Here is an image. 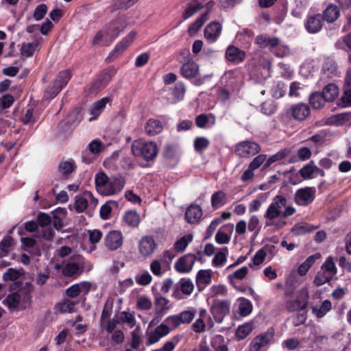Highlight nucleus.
Returning <instances> with one entry per match:
<instances>
[{
  "label": "nucleus",
  "instance_id": "nucleus-1",
  "mask_svg": "<svg viewBox=\"0 0 351 351\" xmlns=\"http://www.w3.org/2000/svg\"><path fill=\"white\" fill-rule=\"evenodd\" d=\"M295 208L288 204V199L283 195L275 196L265 210L263 217L265 227H272L278 230L286 226V218L295 213Z\"/></svg>",
  "mask_w": 351,
  "mask_h": 351
},
{
  "label": "nucleus",
  "instance_id": "nucleus-2",
  "mask_svg": "<svg viewBox=\"0 0 351 351\" xmlns=\"http://www.w3.org/2000/svg\"><path fill=\"white\" fill-rule=\"evenodd\" d=\"M95 182L97 192L104 196L119 193L125 185V180L122 176H118L110 178L102 171L96 173Z\"/></svg>",
  "mask_w": 351,
  "mask_h": 351
},
{
  "label": "nucleus",
  "instance_id": "nucleus-3",
  "mask_svg": "<svg viewBox=\"0 0 351 351\" xmlns=\"http://www.w3.org/2000/svg\"><path fill=\"white\" fill-rule=\"evenodd\" d=\"M134 156L141 157L146 161L154 160L158 154V147L153 141H145L137 139L132 142L131 145Z\"/></svg>",
  "mask_w": 351,
  "mask_h": 351
},
{
  "label": "nucleus",
  "instance_id": "nucleus-4",
  "mask_svg": "<svg viewBox=\"0 0 351 351\" xmlns=\"http://www.w3.org/2000/svg\"><path fill=\"white\" fill-rule=\"evenodd\" d=\"M125 27L123 21H114L105 32H99L93 40V45H106L114 40Z\"/></svg>",
  "mask_w": 351,
  "mask_h": 351
},
{
  "label": "nucleus",
  "instance_id": "nucleus-5",
  "mask_svg": "<svg viewBox=\"0 0 351 351\" xmlns=\"http://www.w3.org/2000/svg\"><path fill=\"white\" fill-rule=\"evenodd\" d=\"M337 274V268L333 258L329 256L321 267L320 271L315 278V283L317 286L322 285L330 281Z\"/></svg>",
  "mask_w": 351,
  "mask_h": 351
},
{
  "label": "nucleus",
  "instance_id": "nucleus-6",
  "mask_svg": "<svg viewBox=\"0 0 351 351\" xmlns=\"http://www.w3.org/2000/svg\"><path fill=\"white\" fill-rule=\"evenodd\" d=\"M308 299V289L303 287L295 293L294 299H290L287 302L286 308L289 312L302 311L306 307Z\"/></svg>",
  "mask_w": 351,
  "mask_h": 351
},
{
  "label": "nucleus",
  "instance_id": "nucleus-7",
  "mask_svg": "<svg viewBox=\"0 0 351 351\" xmlns=\"http://www.w3.org/2000/svg\"><path fill=\"white\" fill-rule=\"evenodd\" d=\"M71 77V72L69 70L60 72L54 82L53 86L45 91L44 97L47 99L54 98L62 88L67 84Z\"/></svg>",
  "mask_w": 351,
  "mask_h": 351
},
{
  "label": "nucleus",
  "instance_id": "nucleus-8",
  "mask_svg": "<svg viewBox=\"0 0 351 351\" xmlns=\"http://www.w3.org/2000/svg\"><path fill=\"white\" fill-rule=\"evenodd\" d=\"M84 260L80 255L72 256L65 265L64 272L70 276H78L83 270Z\"/></svg>",
  "mask_w": 351,
  "mask_h": 351
},
{
  "label": "nucleus",
  "instance_id": "nucleus-9",
  "mask_svg": "<svg viewBox=\"0 0 351 351\" xmlns=\"http://www.w3.org/2000/svg\"><path fill=\"white\" fill-rule=\"evenodd\" d=\"M287 113L298 121L306 120L311 114L309 106L304 103H298L292 105L288 110Z\"/></svg>",
  "mask_w": 351,
  "mask_h": 351
},
{
  "label": "nucleus",
  "instance_id": "nucleus-10",
  "mask_svg": "<svg viewBox=\"0 0 351 351\" xmlns=\"http://www.w3.org/2000/svg\"><path fill=\"white\" fill-rule=\"evenodd\" d=\"M171 332V328L165 324H161L155 329L149 330L147 329L146 336L147 344L152 345L158 342L162 337L167 336Z\"/></svg>",
  "mask_w": 351,
  "mask_h": 351
},
{
  "label": "nucleus",
  "instance_id": "nucleus-11",
  "mask_svg": "<svg viewBox=\"0 0 351 351\" xmlns=\"http://www.w3.org/2000/svg\"><path fill=\"white\" fill-rule=\"evenodd\" d=\"M260 151V145L252 141H243L236 147L237 153L241 157H249L258 154Z\"/></svg>",
  "mask_w": 351,
  "mask_h": 351
},
{
  "label": "nucleus",
  "instance_id": "nucleus-12",
  "mask_svg": "<svg viewBox=\"0 0 351 351\" xmlns=\"http://www.w3.org/2000/svg\"><path fill=\"white\" fill-rule=\"evenodd\" d=\"M273 336V330H268L263 334L256 336L250 343V351H261L271 341Z\"/></svg>",
  "mask_w": 351,
  "mask_h": 351
},
{
  "label": "nucleus",
  "instance_id": "nucleus-13",
  "mask_svg": "<svg viewBox=\"0 0 351 351\" xmlns=\"http://www.w3.org/2000/svg\"><path fill=\"white\" fill-rule=\"evenodd\" d=\"M230 303L227 300H217L211 307V313L217 322H221L230 312Z\"/></svg>",
  "mask_w": 351,
  "mask_h": 351
},
{
  "label": "nucleus",
  "instance_id": "nucleus-14",
  "mask_svg": "<svg viewBox=\"0 0 351 351\" xmlns=\"http://www.w3.org/2000/svg\"><path fill=\"white\" fill-rule=\"evenodd\" d=\"M316 189L313 187H305L298 190L295 194V202L304 206L312 202L315 198Z\"/></svg>",
  "mask_w": 351,
  "mask_h": 351
},
{
  "label": "nucleus",
  "instance_id": "nucleus-15",
  "mask_svg": "<svg viewBox=\"0 0 351 351\" xmlns=\"http://www.w3.org/2000/svg\"><path fill=\"white\" fill-rule=\"evenodd\" d=\"M195 259V255L187 254L176 261L175 269L179 273H189L192 270Z\"/></svg>",
  "mask_w": 351,
  "mask_h": 351
},
{
  "label": "nucleus",
  "instance_id": "nucleus-16",
  "mask_svg": "<svg viewBox=\"0 0 351 351\" xmlns=\"http://www.w3.org/2000/svg\"><path fill=\"white\" fill-rule=\"evenodd\" d=\"M105 246L111 250L119 248L123 244V235L119 230H112L108 233L104 239Z\"/></svg>",
  "mask_w": 351,
  "mask_h": 351
},
{
  "label": "nucleus",
  "instance_id": "nucleus-17",
  "mask_svg": "<svg viewBox=\"0 0 351 351\" xmlns=\"http://www.w3.org/2000/svg\"><path fill=\"white\" fill-rule=\"evenodd\" d=\"M170 301L161 294H154V311L158 317H162L171 308Z\"/></svg>",
  "mask_w": 351,
  "mask_h": 351
},
{
  "label": "nucleus",
  "instance_id": "nucleus-18",
  "mask_svg": "<svg viewBox=\"0 0 351 351\" xmlns=\"http://www.w3.org/2000/svg\"><path fill=\"white\" fill-rule=\"evenodd\" d=\"M156 243L153 237L146 236L143 237L138 243V251L144 257L150 256L156 250Z\"/></svg>",
  "mask_w": 351,
  "mask_h": 351
},
{
  "label": "nucleus",
  "instance_id": "nucleus-19",
  "mask_svg": "<svg viewBox=\"0 0 351 351\" xmlns=\"http://www.w3.org/2000/svg\"><path fill=\"white\" fill-rule=\"evenodd\" d=\"M304 27L310 34H315L319 32L322 28L321 14L308 15L304 21Z\"/></svg>",
  "mask_w": 351,
  "mask_h": 351
},
{
  "label": "nucleus",
  "instance_id": "nucleus-20",
  "mask_svg": "<svg viewBox=\"0 0 351 351\" xmlns=\"http://www.w3.org/2000/svg\"><path fill=\"white\" fill-rule=\"evenodd\" d=\"M90 287L91 284L90 282L83 281L69 287L66 293L70 298H75L80 295H86L90 291Z\"/></svg>",
  "mask_w": 351,
  "mask_h": 351
},
{
  "label": "nucleus",
  "instance_id": "nucleus-21",
  "mask_svg": "<svg viewBox=\"0 0 351 351\" xmlns=\"http://www.w3.org/2000/svg\"><path fill=\"white\" fill-rule=\"evenodd\" d=\"M198 317L192 324V330L197 332L201 333L204 332L206 328V322L210 319V315L208 314L207 311L205 308H199L197 311Z\"/></svg>",
  "mask_w": 351,
  "mask_h": 351
},
{
  "label": "nucleus",
  "instance_id": "nucleus-22",
  "mask_svg": "<svg viewBox=\"0 0 351 351\" xmlns=\"http://www.w3.org/2000/svg\"><path fill=\"white\" fill-rule=\"evenodd\" d=\"M222 27L217 22H212L208 24L204 29V34L205 38L209 43L215 42L221 33Z\"/></svg>",
  "mask_w": 351,
  "mask_h": 351
},
{
  "label": "nucleus",
  "instance_id": "nucleus-23",
  "mask_svg": "<svg viewBox=\"0 0 351 351\" xmlns=\"http://www.w3.org/2000/svg\"><path fill=\"white\" fill-rule=\"evenodd\" d=\"M226 58L228 62L236 64H239L244 60L245 52L238 47L230 45L226 49Z\"/></svg>",
  "mask_w": 351,
  "mask_h": 351
},
{
  "label": "nucleus",
  "instance_id": "nucleus-24",
  "mask_svg": "<svg viewBox=\"0 0 351 351\" xmlns=\"http://www.w3.org/2000/svg\"><path fill=\"white\" fill-rule=\"evenodd\" d=\"M256 43L261 48L268 47L273 53L278 46L280 40L276 37H269L267 35H260L256 38Z\"/></svg>",
  "mask_w": 351,
  "mask_h": 351
},
{
  "label": "nucleus",
  "instance_id": "nucleus-25",
  "mask_svg": "<svg viewBox=\"0 0 351 351\" xmlns=\"http://www.w3.org/2000/svg\"><path fill=\"white\" fill-rule=\"evenodd\" d=\"M136 36V32H130L121 42H119L114 50L112 51V55L118 56L121 54L134 40Z\"/></svg>",
  "mask_w": 351,
  "mask_h": 351
},
{
  "label": "nucleus",
  "instance_id": "nucleus-26",
  "mask_svg": "<svg viewBox=\"0 0 351 351\" xmlns=\"http://www.w3.org/2000/svg\"><path fill=\"white\" fill-rule=\"evenodd\" d=\"M199 71V65L193 60L188 61L182 64L180 69L181 75L186 79L196 77Z\"/></svg>",
  "mask_w": 351,
  "mask_h": 351
},
{
  "label": "nucleus",
  "instance_id": "nucleus-27",
  "mask_svg": "<svg viewBox=\"0 0 351 351\" xmlns=\"http://www.w3.org/2000/svg\"><path fill=\"white\" fill-rule=\"evenodd\" d=\"M213 271L210 269H201L196 276V285L199 290L204 289L212 280Z\"/></svg>",
  "mask_w": 351,
  "mask_h": 351
},
{
  "label": "nucleus",
  "instance_id": "nucleus-28",
  "mask_svg": "<svg viewBox=\"0 0 351 351\" xmlns=\"http://www.w3.org/2000/svg\"><path fill=\"white\" fill-rule=\"evenodd\" d=\"M202 216V210L197 204H191L188 207L185 213V219L189 223H195L199 221Z\"/></svg>",
  "mask_w": 351,
  "mask_h": 351
},
{
  "label": "nucleus",
  "instance_id": "nucleus-29",
  "mask_svg": "<svg viewBox=\"0 0 351 351\" xmlns=\"http://www.w3.org/2000/svg\"><path fill=\"white\" fill-rule=\"evenodd\" d=\"M110 102L108 97H104L101 99L95 102L90 108V113L91 117L89 118V121H92L96 119L99 114L104 111L107 104Z\"/></svg>",
  "mask_w": 351,
  "mask_h": 351
},
{
  "label": "nucleus",
  "instance_id": "nucleus-30",
  "mask_svg": "<svg viewBox=\"0 0 351 351\" xmlns=\"http://www.w3.org/2000/svg\"><path fill=\"white\" fill-rule=\"evenodd\" d=\"M210 203L214 210L219 209L226 204L227 195L223 191H217L211 195Z\"/></svg>",
  "mask_w": 351,
  "mask_h": 351
},
{
  "label": "nucleus",
  "instance_id": "nucleus-31",
  "mask_svg": "<svg viewBox=\"0 0 351 351\" xmlns=\"http://www.w3.org/2000/svg\"><path fill=\"white\" fill-rule=\"evenodd\" d=\"M196 125L199 128H210L215 124V117L213 114H201L195 119Z\"/></svg>",
  "mask_w": 351,
  "mask_h": 351
},
{
  "label": "nucleus",
  "instance_id": "nucleus-32",
  "mask_svg": "<svg viewBox=\"0 0 351 351\" xmlns=\"http://www.w3.org/2000/svg\"><path fill=\"white\" fill-rule=\"evenodd\" d=\"M208 19V12H205L198 17L195 22L191 23L188 29V33L190 36H194L201 29L204 24Z\"/></svg>",
  "mask_w": 351,
  "mask_h": 351
},
{
  "label": "nucleus",
  "instance_id": "nucleus-33",
  "mask_svg": "<svg viewBox=\"0 0 351 351\" xmlns=\"http://www.w3.org/2000/svg\"><path fill=\"white\" fill-rule=\"evenodd\" d=\"M312 155L311 149L306 147H302L297 149L296 153L291 156L289 159L290 162L295 163L299 161H305L308 160Z\"/></svg>",
  "mask_w": 351,
  "mask_h": 351
},
{
  "label": "nucleus",
  "instance_id": "nucleus-34",
  "mask_svg": "<svg viewBox=\"0 0 351 351\" xmlns=\"http://www.w3.org/2000/svg\"><path fill=\"white\" fill-rule=\"evenodd\" d=\"M339 10L338 7L333 4H329L323 12V17L328 23H333L339 16Z\"/></svg>",
  "mask_w": 351,
  "mask_h": 351
},
{
  "label": "nucleus",
  "instance_id": "nucleus-35",
  "mask_svg": "<svg viewBox=\"0 0 351 351\" xmlns=\"http://www.w3.org/2000/svg\"><path fill=\"white\" fill-rule=\"evenodd\" d=\"M163 126L162 123L156 119H151L146 123L145 130L147 134L154 136L162 132Z\"/></svg>",
  "mask_w": 351,
  "mask_h": 351
},
{
  "label": "nucleus",
  "instance_id": "nucleus-36",
  "mask_svg": "<svg viewBox=\"0 0 351 351\" xmlns=\"http://www.w3.org/2000/svg\"><path fill=\"white\" fill-rule=\"evenodd\" d=\"M89 199L93 201L95 205L97 204V201L95 199L90 193L86 194L85 196L76 197L75 208L78 213L83 212L87 208Z\"/></svg>",
  "mask_w": 351,
  "mask_h": 351
},
{
  "label": "nucleus",
  "instance_id": "nucleus-37",
  "mask_svg": "<svg viewBox=\"0 0 351 351\" xmlns=\"http://www.w3.org/2000/svg\"><path fill=\"white\" fill-rule=\"evenodd\" d=\"M204 8V5L196 1H192L187 4L183 12V19L186 20L196 14L198 11Z\"/></svg>",
  "mask_w": 351,
  "mask_h": 351
},
{
  "label": "nucleus",
  "instance_id": "nucleus-38",
  "mask_svg": "<svg viewBox=\"0 0 351 351\" xmlns=\"http://www.w3.org/2000/svg\"><path fill=\"white\" fill-rule=\"evenodd\" d=\"M350 119L351 115L350 114L341 113L328 117L326 123L329 125H341L349 121Z\"/></svg>",
  "mask_w": 351,
  "mask_h": 351
},
{
  "label": "nucleus",
  "instance_id": "nucleus-39",
  "mask_svg": "<svg viewBox=\"0 0 351 351\" xmlns=\"http://www.w3.org/2000/svg\"><path fill=\"white\" fill-rule=\"evenodd\" d=\"M332 308V304L328 300H325L321 305L313 306L312 312L317 318H322Z\"/></svg>",
  "mask_w": 351,
  "mask_h": 351
},
{
  "label": "nucleus",
  "instance_id": "nucleus-40",
  "mask_svg": "<svg viewBox=\"0 0 351 351\" xmlns=\"http://www.w3.org/2000/svg\"><path fill=\"white\" fill-rule=\"evenodd\" d=\"M320 254L318 253L308 256L304 262L300 265L298 269V274L302 276L306 275L311 267L315 263L317 259L320 258Z\"/></svg>",
  "mask_w": 351,
  "mask_h": 351
},
{
  "label": "nucleus",
  "instance_id": "nucleus-41",
  "mask_svg": "<svg viewBox=\"0 0 351 351\" xmlns=\"http://www.w3.org/2000/svg\"><path fill=\"white\" fill-rule=\"evenodd\" d=\"M123 221L130 227H136L141 222L140 215L134 210H128L123 216Z\"/></svg>",
  "mask_w": 351,
  "mask_h": 351
},
{
  "label": "nucleus",
  "instance_id": "nucleus-42",
  "mask_svg": "<svg viewBox=\"0 0 351 351\" xmlns=\"http://www.w3.org/2000/svg\"><path fill=\"white\" fill-rule=\"evenodd\" d=\"M322 94L326 101H332L339 95V88L335 84H329L324 88Z\"/></svg>",
  "mask_w": 351,
  "mask_h": 351
},
{
  "label": "nucleus",
  "instance_id": "nucleus-43",
  "mask_svg": "<svg viewBox=\"0 0 351 351\" xmlns=\"http://www.w3.org/2000/svg\"><path fill=\"white\" fill-rule=\"evenodd\" d=\"M324 74L328 77L337 76L339 74L336 63L331 59H326L322 69Z\"/></svg>",
  "mask_w": 351,
  "mask_h": 351
},
{
  "label": "nucleus",
  "instance_id": "nucleus-44",
  "mask_svg": "<svg viewBox=\"0 0 351 351\" xmlns=\"http://www.w3.org/2000/svg\"><path fill=\"white\" fill-rule=\"evenodd\" d=\"M37 40L32 43H23L21 47V53L22 57L28 58L32 56L38 47Z\"/></svg>",
  "mask_w": 351,
  "mask_h": 351
},
{
  "label": "nucleus",
  "instance_id": "nucleus-45",
  "mask_svg": "<svg viewBox=\"0 0 351 351\" xmlns=\"http://www.w3.org/2000/svg\"><path fill=\"white\" fill-rule=\"evenodd\" d=\"M192 240L193 236L191 234L184 235L174 243L173 248L178 253L183 252Z\"/></svg>",
  "mask_w": 351,
  "mask_h": 351
},
{
  "label": "nucleus",
  "instance_id": "nucleus-46",
  "mask_svg": "<svg viewBox=\"0 0 351 351\" xmlns=\"http://www.w3.org/2000/svg\"><path fill=\"white\" fill-rule=\"evenodd\" d=\"M253 328L254 324L252 322H246L238 327L236 331V337L239 339H243L251 333Z\"/></svg>",
  "mask_w": 351,
  "mask_h": 351
},
{
  "label": "nucleus",
  "instance_id": "nucleus-47",
  "mask_svg": "<svg viewBox=\"0 0 351 351\" xmlns=\"http://www.w3.org/2000/svg\"><path fill=\"white\" fill-rule=\"evenodd\" d=\"M289 153L290 150L289 149H283L280 150L276 154L271 156L268 159H267V161L263 165V169L268 168L274 162L281 160L282 159L285 158L289 154Z\"/></svg>",
  "mask_w": 351,
  "mask_h": 351
},
{
  "label": "nucleus",
  "instance_id": "nucleus-48",
  "mask_svg": "<svg viewBox=\"0 0 351 351\" xmlns=\"http://www.w3.org/2000/svg\"><path fill=\"white\" fill-rule=\"evenodd\" d=\"M267 199V195L266 193L258 194L256 197L249 204L250 213L257 212Z\"/></svg>",
  "mask_w": 351,
  "mask_h": 351
},
{
  "label": "nucleus",
  "instance_id": "nucleus-49",
  "mask_svg": "<svg viewBox=\"0 0 351 351\" xmlns=\"http://www.w3.org/2000/svg\"><path fill=\"white\" fill-rule=\"evenodd\" d=\"M343 106L351 105V76L348 75L346 78L343 95L341 97Z\"/></svg>",
  "mask_w": 351,
  "mask_h": 351
},
{
  "label": "nucleus",
  "instance_id": "nucleus-50",
  "mask_svg": "<svg viewBox=\"0 0 351 351\" xmlns=\"http://www.w3.org/2000/svg\"><path fill=\"white\" fill-rule=\"evenodd\" d=\"M326 100L324 97L323 94L318 92L313 93L309 97V104L315 109H319L322 108Z\"/></svg>",
  "mask_w": 351,
  "mask_h": 351
},
{
  "label": "nucleus",
  "instance_id": "nucleus-51",
  "mask_svg": "<svg viewBox=\"0 0 351 351\" xmlns=\"http://www.w3.org/2000/svg\"><path fill=\"white\" fill-rule=\"evenodd\" d=\"M136 308L142 311H148L152 307V301L149 296L138 295L136 300Z\"/></svg>",
  "mask_w": 351,
  "mask_h": 351
},
{
  "label": "nucleus",
  "instance_id": "nucleus-52",
  "mask_svg": "<svg viewBox=\"0 0 351 351\" xmlns=\"http://www.w3.org/2000/svg\"><path fill=\"white\" fill-rule=\"evenodd\" d=\"M21 241L25 247V250L30 254L34 253L36 255L40 254V250L36 246V241L33 238L24 237L21 239Z\"/></svg>",
  "mask_w": 351,
  "mask_h": 351
},
{
  "label": "nucleus",
  "instance_id": "nucleus-53",
  "mask_svg": "<svg viewBox=\"0 0 351 351\" xmlns=\"http://www.w3.org/2000/svg\"><path fill=\"white\" fill-rule=\"evenodd\" d=\"M252 302L245 298H240L239 300V313L243 316H247L250 315L252 311Z\"/></svg>",
  "mask_w": 351,
  "mask_h": 351
},
{
  "label": "nucleus",
  "instance_id": "nucleus-54",
  "mask_svg": "<svg viewBox=\"0 0 351 351\" xmlns=\"http://www.w3.org/2000/svg\"><path fill=\"white\" fill-rule=\"evenodd\" d=\"M178 288L180 289L182 293L186 295H190L194 290V285L191 280L182 278L178 282Z\"/></svg>",
  "mask_w": 351,
  "mask_h": 351
},
{
  "label": "nucleus",
  "instance_id": "nucleus-55",
  "mask_svg": "<svg viewBox=\"0 0 351 351\" xmlns=\"http://www.w3.org/2000/svg\"><path fill=\"white\" fill-rule=\"evenodd\" d=\"M228 248L223 247L215 255L212 261V265L215 267H222L227 260Z\"/></svg>",
  "mask_w": 351,
  "mask_h": 351
},
{
  "label": "nucleus",
  "instance_id": "nucleus-56",
  "mask_svg": "<svg viewBox=\"0 0 351 351\" xmlns=\"http://www.w3.org/2000/svg\"><path fill=\"white\" fill-rule=\"evenodd\" d=\"M197 311L194 308H191L188 310L183 311L178 313L182 324H190L195 318V315L197 313Z\"/></svg>",
  "mask_w": 351,
  "mask_h": 351
},
{
  "label": "nucleus",
  "instance_id": "nucleus-57",
  "mask_svg": "<svg viewBox=\"0 0 351 351\" xmlns=\"http://www.w3.org/2000/svg\"><path fill=\"white\" fill-rule=\"evenodd\" d=\"M75 167L73 160L63 161L59 165V171L63 176H67L75 171Z\"/></svg>",
  "mask_w": 351,
  "mask_h": 351
},
{
  "label": "nucleus",
  "instance_id": "nucleus-58",
  "mask_svg": "<svg viewBox=\"0 0 351 351\" xmlns=\"http://www.w3.org/2000/svg\"><path fill=\"white\" fill-rule=\"evenodd\" d=\"M66 210L62 208H58L53 212V224L54 226L59 229L62 227V220L65 218Z\"/></svg>",
  "mask_w": 351,
  "mask_h": 351
},
{
  "label": "nucleus",
  "instance_id": "nucleus-59",
  "mask_svg": "<svg viewBox=\"0 0 351 351\" xmlns=\"http://www.w3.org/2000/svg\"><path fill=\"white\" fill-rule=\"evenodd\" d=\"M314 230V228L309 224L301 222L295 224L291 229V232L295 235H300L305 234L306 232H311Z\"/></svg>",
  "mask_w": 351,
  "mask_h": 351
},
{
  "label": "nucleus",
  "instance_id": "nucleus-60",
  "mask_svg": "<svg viewBox=\"0 0 351 351\" xmlns=\"http://www.w3.org/2000/svg\"><path fill=\"white\" fill-rule=\"evenodd\" d=\"M315 165L313 161L304 165L300 170L301 176L304 179H312L315 178Z\"/></svg>",
  "mask_w": 351,
  "mask_h": 351
},
{
  "label": "nucleus",
  "instance_id": "nucleus-61",
  "mask_svg": "<svg viewBox=\"0 0 351 351\" xmlns=\"http://www.w3.org/2000/svg\"><path fill=\"white\" fill-rule=\"evenodd\" d=\"M247 230L257 235L261 229L260 220L257 215H252L247 221Z\"/></svg>",
  "mask_w": 351,
  "mask_h": 351
},
{
  "label": "nucleus",
  "instance_id": "nucleus-62",
  "mask_svg": "<svg viewBox=\"0 0 351 351\" xmlns=\"http://www.w3.org/2000/svg\"><path fill=\"white\" fill-rule=\"evenodd\" d=\"M182 335H176L171 338L169 340L166 341L162 347L161 348L162 351H173L176 346L182 340Z\"/></svg>",
  "mask_w": 351,
  "mask_h": 351
},
{
  "label": "nucleus",
  "instance_id": "nucleus-63",
  "mask_svg": "<svg viewBox=\"0 0 351 351\" xmlns=\"http://www.w3.org/2000/svg\"><path fill=\"white\" fill-rule=\"evenodd\" d=\"M13 244V239L10 237L4 238L0 243V257L5 256Z\"/></svg>",
  "mask_w": 351,
  "mask_h": 351
},
{
  "label": "nucleus",
  "instance_id": "nucleus-64",
  "mask_svg": "<svg viewBox=\"0 0 351 351\" xmlns=\"http://www.w3.org/2000/svg\"><path fill=\"white\" fill-rule=\"evenodd\" d=\"M21 297L17 293L10 294L3 300V304L9 308H15L19 304Z\"/></svg>",
  "mask_w": 351,
  "mask_h": 351
}]
</instances>
